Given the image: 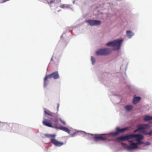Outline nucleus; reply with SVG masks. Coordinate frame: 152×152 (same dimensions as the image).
<instances>
[{"mask_svg":"<svg viewBox=\"0 0 152 152\" xmlns=\"http://www.w3.org/2000/svg\"><path fill=\"white\" fill-rule=\"evenodd\" d=\"M133 138H135L136 140L137 141L139 140H142L143 138V137L142 135L139 134H131L125 136H121L117 138L116 140L121 141L128 140Z\"/></svg>","mask_w":152,"mask_h":152,"instance_id":"obj_1","label":"nucleus"},{"mask_svg":"<svg viewBox=\"0 0 152 152\" xmlns=\"http://www.w3.org/2000/svg\"><path fill=\"white\" fill-rule=\"evenodd\" d=\"M123 41L122 39H117L107 43L106 45L107 46H113L114 50H118L120 48Z\"/></svg>","mask_w":152,"mask_h":152,"instance_id":"obj_2","label":"nucleus"},{"mask_svg":"<svg viewBox=\"0 0 152 152\" xmlns=\"http://www.w3.org/2000/svg\"><path fill=\"white\" fill-rule=\"evenodd\" d=\"M44 135L45 137L50 138L51 142L56 146L60 147L64 145L63 142H59L54 139V138L56 136L55 134H45Z\"/></svg>","mask_w":152,"mask_h":152,"instance_id":"obj_3","label":"nucleus"},{"mask_svg":"<svg viewBox=\"0 0 152 152\" xmlns=\"http://www.w3.org/2000/svg\"><path fill=\"white\" fill-rule=\"evenodd\" d=\"M59 77V75L57 71L54 72L49 75H46L44 80V87H46L47 86L48 83V81H47L48 79L53 78L54 79H58Z\"/></svg>","mask_w":152,"mask_h":152,"instance_id":"obj_4","label":"nucleus"},{"mask_svg":"<svg viewBox=\"0 0 152 152\" xmlns=\"http://www.w3.org/2000/svg\"><path fill=\"white\" fill-rule=\"evenodd\" d=\"M111 52V50L109 48L102 49L96 51V54L97 56H105L110 53Z\"/></svg>","mask_w":152,"mask_h":152,"instance_id":"obj_5","label":"nucleus"},{"mask_svg":"<svg viewBox=\"0 0 152 152\" xmlns=\"http://www.w3.org/2000/svg\"><path fill=\"white\" fill-rule=\"evenodd\" d=\"M129 127H126L124 128L120 129L119 127H117L116 128V132H115L111 133L110 135L112 136H114L118 134L119 133H122L125 131L128 130Z\"/></svg>","mask_w":152,"mask_h":152,"instance_id":"obj_6","label":"nucleus"},{"mask_svg":"<svg viewBox=\"0 0 152 152\" xmlns=\"http://www.w3.org/2000/svg\"><path fill=\"white\" fill-rule=\"evenodd\" d=\"M150 128L149 125L148 124H140L137 125V129L134 131V133H135L137 131L140 130H142L148 129Z\"/></svg>","mask_w":152,"mask_h":152,"instance_id":"obj_7","label":"nucleus"},{"mask_svg":"<svg viewBox=\"0 0 152 152\" xmlns=\"http://www.w3.org/2000/svg\"><path fill=\"white\" fill-rule=\"evenodd\" d=\"M94 141H98L99 140H104L107 139V137L103 135H95L94 137Z\"/></svg>","mask_w":152,"mask_h":152,"instance_id":"obj_8","label":"nucleus"},{"mask_svg":"<svg viewBox=\"0 0 152 152\" xmlns=\"http://www.w3.org/2000/svg\"><path fill=\"white\" fill-rule=\"evenodd\" d=\"M87 22L88 23V24L91 26H94L99 25L101 24L100 21L96 20H90L87 21Z\"/></svg>","mask_w":152,"mask_h":152,"instance_id":"obj_9","label":"nucleus"},{"mask_svg":"<svg viewBox=\"0 0 152 152\" xmlns=\"http://www.w3.org/2000/svg\"><path fill=\"white\" fill-rule=\"evenodd\" d=\"M129 142L131 143L129 146L127 147L126 148L128 150H130L137 148V145L136 143L133 142L132 141H129Z\"/></svg>","mask_w":152,"mask_h":152,"instance_id":"obj_10","label":"nucleus"},{"mask_svg":"<svg viewBox=\"0 0 152 152\" xmlns=\"http://www.w3.org/2000/svg\"><path fill=\"white\" fill-rule=\"evenodd\" d=\"M43 124L45 125L50 127H53V126L52 125V123L49 121H48L47 120L45 119L44 121L42 122Z\"/></svg>","mask_w":152,"mask_h":152,"instance_id":"obj_11","label":"nucleus"},{"mask_svg":"<svg viewBox=\"0 0 152 152\" xmlns=\"http://www.w3.org/2000/svg\"><path fill=\"white\" fill-rule=\"evenodd\" d=\"M143 120L145 121H151L150 123H152V116H145L143 118Z\"/></svg>","mask_w":152,"mask_h":152,"instance_id":"obj_12","label":"nucleus"},{"mask_svg":"<svg viewBox=\"0 0 152 152\" xmlns=\"http://www.w3.org/2000/svg\"><path fill=\"white\" fill-rule=\"evenodd\" d=\"M44 113L45 115L50 116L52 117H54V113L48 110H46L45 109L44 110Z\"/></svg>","mask_w":152,"mask_h":152,"instance_id":"obj_13","label":"nucleus"},{"mask_svg":"<svg viewBox=\"0 0 152 152\" xmlns=\"http://www.w3.org/2000/svg\"><path fill=\"white\" fill-rule=\"evenodd\" d=\"M52 121L55 123L54 124V126L55 128H58V126L57 125L58 122V119L57 117H54V118L52 120Z\"/></svg>","mask_w":152,"mask_h":152,"instance_id":"obj_14","label":"nucleus"},{"mask_svg":"<svg viewBox=\"0 0 152 152\" xmlns=\"http://www.w3.org/2000/svg\"><path fill=\"white\" fill-rule=\"evenodd\" d=\"M59 129L62 130L68 133H69L70 130L67 128L63 127V126H60Z\"/></svg>","mask_w":152,"mask_h":152,"instance_id":"obj_15","label":"nucleus"},{"mask_svg":"<svg viewBox=\"0 0 152 152\" xmlns=\"http://www.w3.org/2000/svg\"><path fill=\"white\" fill-rule=\"evenodd\" d=\"M61 1V0H48L47 1V3L49 5H51L55 2L57 3Z\"/></svg>","mask_w":152,"mask_h":152,"instance_id":"obj_16","label":"nucleus"},{"mask_svg":"<svg viewBox=\"0 0 152 152\" xmlns=\"http://www.w3.org/2000/svg\"><path fill=\"white\" fill-rule=\"evenodd\" d=\"M141 99V98L140 97H135L133 99V103L134 104H136Z\"/></svg>","mask_w":152,"mask_h":152,"instance_id":"obj_17","label":"nucleus"},{"mask_svg":"<svg viewBox=\"0 0 152 152\" xmlns=\"http://www.w3.org/2000/svg\"><path fill=\"white\" fill-rule=\"evenodd\" d=\"M142 134H145V135H148L149 136L152 135V130H151L149 132H147L145 131V129L142 131Z\"/></svg>","mask_w":152,"mask_h":152,"instance_id":"obj_18","label":"nucleus"},{"mask_svg":"<svg viewBox=\"0 0 152 152\" xmlns=\"http://www.w3.org/2000/svg\"><path fill=\"white\" fill-rule=\"evenodd\" d=\"M126 34L129 38H131L133 35L134 34L131 31H126Z\"/></svg>","mask_w":152,"mask_h":152,"instance_id":"obj_19","label":"nucleus"},{"mask_svg":"<svg viewBox=\"0 0 152 152\" xmlns=\"http://www.w3.org/2000/svg\"><path fill=\"white\" fill-rule=\"evenodd\" d=\"M124 107L126 110L128 111L131 110L133 108V107L132 105H127L125 106Z\"/></svg>","mask_w":152,"mask_h":152,"instance_id":"obj_20","label":"nucleus"},{"mask_svg":"<svg viewBox=\"0 0 152 152\" xmlns=\"http://www.w3.org/2000/svg\"><path fill=\"white\" fill-rule=\"evenodd\" d=\"M91 59L92 61V64H94L95 63V59L92 56L91 57Z\"/></svg>","mask_w":152,"mask_h":152,"instance_id":"obj_21","label":"nucleus"},{"mask_svg":"<svg viewBox=\"0 0 152 152\" xmlns=\"http://www.w3.org/2000/svg\"><path fill=\"white\" fill-rule=\"evenodd\" d=\"M141 140H139L137 141V142L136 143H137V145H140L141 144H143L144 143V142H142L141 141Z\"/></svg>","mask_w":152,"mask_h":152,"instance_id":"obj_22","label":"nucleus"},{"mask_svg":"<svg viewBox=\"0 0 152 152\" xmlns=\"http://www.w3.org/2000/svg\"><path fill=\"white\" fill-rule=\"evenodd\" d=\"M59 119L60 120V121L62 123L64 124V125H65L66 124V123L65 122L62 120V119L61 118H59Z\"/></svg>","mask_w":152,"mask_h":152,"instance_id":"obj_23","label":"nucleus"},{"mask_svg":"<svg viewBox=\"0 0 152 152\" xmlns=\"http://www.w3.org/2000/svg\"><path fill=\"white\" fill-rule=\"evenodd\" d=\"M143 144L145 145H150V143L148 142H146L145 143L144 142Z\"/></svg>","mask_w":152,"mask_h":152,"instance_id":"obj_24","label":"nucleus"},{"mask_svg":"<svg viewBox=\"0 0 152 152\" xmlns=\"http://www.w3.org/2000/svg\"><path fill=\"white\" fill-rule=\"evenodd\" d=\"M60 7L61 8H64L65 7V6L64 4H62L60 6Z\"/></svg>","mask_w":152,"mask_h":152,"instance_id":"obj_25","label":"nucleus"},{"mask_svg":"<svg viewBox=\"0 0 152 152\" xmlns=\"http://www.w3.org/2000/svg\"><path fill=\"white\" fill-rule=\"evenodd\" d=\"M57 111L58 110V108L59 107V103H58L57 104Z\"/></svg>","mask_w":152,"mask_h":152,"instance_id":"obj_26","label":"nucleus"},{"mask_svg":"<svg viewBox=\"0 0 152 152\" xmlns=\"http://www.w3.org/2000/svg\"><path fill=\"white\" fill-rule=\"evenodd\" d=\"M76 134V133H73V134H72L71 135V136H72V137H73V136L75 134Z\"/></svg>","mask_w":152,"mask_h":152,"instance_id":"obj_27","label":"nucleus"},{"mask_svg":"<svg viewBox=\"0 0 152 152\" xmlns=\"http://www.w3.org/2000/svg\"><path fill=\"white\" fill-rule=\"evenodd\" d=\"M121 144L123 145H126V144L124 143H121Z\"/></svg>","mask_w":152,"mask_h":152,"instance_id":"obj_28","label":"nucleus"},{"mask_svg":"<svg viewBox=\"0 0 152 152\" xmlns=\"http://www.w3.org/2000/svg\"><path fill=\"white\" fill-rule=\"evenodd\" d=\"M53 56H52V57L51 58L50 60H51V61H52L53 60Z\"/></svg>","mask_w":152,"mask_h":152,"instance_id":"obj_29","label":"nucleus"}]
</instances>
